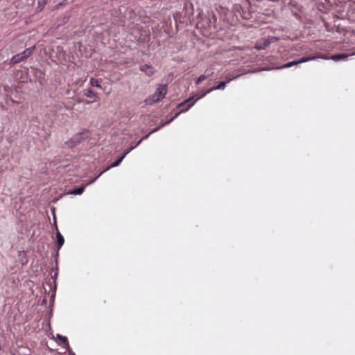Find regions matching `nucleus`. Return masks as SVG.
<instances>
[{
	"mask_svg": "<svg viewBox=\"0 0 355 355\" xmlns=\"http://www.w3.org/2000/svg\"><path fill=\"white\" fill-rule=\"evenodd\" d=\"M139 69L141 71L144 72L146 76H151L155 73V69L153 66L144 64L139 67Z\"/></svg>",
	"mask_w": 355,
	"mask_h": 355,
	"instance_id": "nucleus-7",
	"label": "nucleus"
},
{
	"mask_svg": "<svg viewBox=\"0 0 355 355\" xmlns=\"http://www.w3.org/2000/svg\"><path fill=\"white\" fill-rule=\"evenodd\" d=\"M318 58L327 60V58L325 56V55H317V56H309V57H306V58H302L298 60L289 62L281 67H277V69L289 68V67H293L295 65H297L298 64L304 63V62H306L308 61L314 60Z\"/></svg>",
	"mask_w": 355,
	"mask_h": 355,
	"instance_id": "nucleus-2",
	"label": "nucleus"
},
{
	"mask_svg": "<svg viewBox=\"0 0 355 355\" xmlns=\"http://www.w3.org/2000/svg\"><path fill=\"white\" fill-rule=\"evenodd\" d=\"M66 1H67V0H64V1H63V2L60 3L57 6V7H58V6H60L63 5Z\"/></svg>",
	"mask_w": 355,
	"mask_h": 355,
	"instance_id": "nucleus-22",
	"label": "nucleus"
},
{
	"mask_svg": "<svg viewBox=\"0 0 355 355\" xmlns=\"http://www.w3.org/2000/svg\"><path fill=\"white\" fill-rule=\"evenodd\" d=\"M190 101H191V98H188V99L185 100L184 102L180 103L178 105V107H180L184 105L186 103H189Z\"/></svg>",
	"mask_w": 355,
	"mask_h": 355,
	"instance_id": "nucleus-21",
	"label": "nucleus"
},
{
	"mask_svg": "<svg viewBox=\"0 0 355 355\" xmlns=\"http://www.w3.org/2000/svg\"><path fill=\"white\" fill-rule=\"evenodd\" d=\"M158 130V128H156L155 130H152L148 135L143 137L134 146L130 147L129 149H128L121 157L120 158L123 160L125 157L135 147H137L143 140L147 139L150 135L157 132Z\"/></svg>",
	"mask_w": 355,
	"mask_h": 355,
	"instance_id": "nucleus-6",
	"label": "nucleus"
},
{
	"mask_svg": "<svg viewBox=\"0 0 355 355\" xmlns=\"http://www.w3.org/2000/svg\"><path fill=\"white\" fill-rule=\"evenodd\" d=\"M85 96L87 98H95L97 95L93 91L88 89L85 91Z\"/></svg>",
	"mask_w": 355,
	"mask_h": 355,
	"instance_id": "nucleus-18",
	"label": "nucleus"
},
{
	"mask_svg": "<svg viewBox=\"0 0 355 355\" xmlns=\"http://www.w3.org/2000/svg\"><path fill=\"white\" fill-rule=\"evenodd\" d=\"M354 55H355V53H352V54L340 53V54L333 55L330 58H328L327 55H325V56L327 58V59H331L335 62H338V61L344 60L349 56H352Z\"/></svg>",
	"mask_w": 355,
	"mask_h": 355,
	"instance_id": "nucleus-8",
	"label": "nucleus"
},
{
	"mask_svg": "<svg viewBox=\"0 0 355 355\" xmlns=\"http://www.w3.org/2000/svg\"><path fill=\"white\" fill-rule=\"evenodd\" d=\"M166 93H167L166 85H160L157 88L155 93L152 96H148L145 100V103L146 105H153V104L159 101L160 100L163 99L165 97Z\"/></svg>",
	"mask_w": 355,
	"mask_h": 355,
	"instance_id": "nucleus-1",
	"label": "nucleus"
},
{
	"mask_svg": "<svg viewBox=\"0 0 355 355\" xmlns=\"http://www.w3.org/2000/svg\"><path fill=\"white\" fill-rule=\"evenodd\" d=\"M194 103H195V101H193V103H190L187 108L182 109L180 112L176 113L175 114V116L172 119H171L170 120H168V121H167L166 122H162L160 125L159 127H157V128H155V129L158 128V130H159L161 127H163V126H164L166 125L169 124L175 118H176L180 114V113L184 112H187L191 107H192L194 105ZM153 130H155V128Z\"/></svg>",
	"mask_w": 355,
	"mask_h": 355,
	"instance_id": "nucleus-9",
	"label": "nucleus"
},
{
	"mask_svg": "<svg viewBox=\"0 0 355 355\" xmlns=\"http://www.w3.org/2000/svg\"><path fill=\"white\" fill-rule=\"evenodd\" d=\"M210 75L208 74L207 76L206 75H201L200 76L198 79L196 80V85H199L200 83H201L202 81H204L205 80H206Z\"/></svg>",
	"mask_w": 355,
	"mask_h": 355,
	"instance_id": "nucleus-17",
	"label": "nucleus"
},
{
	"mask_svg": "<svg viewBox=\"0 0 355 355\" xmlns=\"http://www.w3.org/2000/svg\"><path fill=\"white\" fill-rule=\"evenodd\" d=\"M104 173V171H102L101 172L96 178H94L93 180H90V181H87L86 183H85V186H88L92 183H94L103 173Z\"/></svg>",
	"mask_w": 355,
	"mask_h": 355,
	"instance_id": "nucleus-20",
	"label": "nucleus"
},
{
	"mask_svg": "<svg viewBox=\"0 0 355 355\" xmlns=\"http://www.w3.org/2000/svg\"><path fill=\"white\" fill-rule=\"evenodd\" d=\"M89 84L92 87H94L99 88V89L101 88V85L99 83V80L94 78H90Z\"/></svg>",
	"mask_w": 355,
	"mask_h": 355,
	"instance_id": "nucleus-13",
	"label": "nucleus"
},
{
	"mask_svg": "<svg viewBox=\"0 0 355 355\" xmlns=\"http://www.w3.org/2000/svg\"><path fill=\"white\" fill-rule=\"evenodd\" d=\"M73 355H75L74 354Z\"/></svg>",
	"mask_w": 355,
	"mask_h": 355,
	"instance_id": "nucleus-23",
	"label": "nucleus"
},
{
	"mask_svg": "<svg viewBox=\"0 0 355 355\" xmlns=\"http://www.w3.org/2000/svg\"><path fill=\"white\" fill-rule=\"evenodd\" d=\"M226 84H227L226 81L220 82L217 86L213 87L210 88L209 89H208L207 92H204L201 95V96L198 97L197 99H199V98L205 96L207 94H208L214 90L224 89L226 86Z\"/></svg>",
	"mask_w": 355,
	"mask_h": 355,
	"instance_id": "nucleus-10",
	"label": "nucleus"
},
{
	"mask_svg": "<svg viewBox=\"0 0 355 355\" xmlns=\"http://www.w3.org/2000/svg\"><path fill=\"white\" fill-rule=\"evenodd\" d=\"M277 40V37H272L270 39H260L256 43V49L258 50H261L266 49L268 46L272 42L276 41Z\"/></svg>",
	"mask_w": 355,
	"mask_h": 355,
	"instance_id": "nucleus-5",
	"label": "nucleus"
},
{
	"mask_svg": "<svg viewBox=\"0 0 355 355\" xmlns=\"http://www.w3.org/2000/svg\"><path fill=\"white\" fill-rule=\"evenodd\" d=\"M47 3V0H37V10L42 11Z\"/></svg>",
	"mask_w": 355,
	"mask_h": 355,
	"instance_id": "nucleus-12",
	"label": "nucleus"
},
{
	"mask_svg": "<svg viewBox=\"0 0 355 355\" xmlns=\"http://www.w3.org/2000/svg\"><path fill=\"white\" fill-rule=\"evenodd\" d=\"M89 135L88 131H83L73 135L69 140L66 142V144L73 148L80 144L84 139L87 138Z\"/></svg>",
	"mask_w": 355,
	"mask_h": 355,
	"instance_id": "nucleus-4",
	"label": "nucleus"
},
{
	"mask_svg": "<svg viewBox=\"0 0 355 355\" xmlns=\"http://www.w3.org/2000/svg\"><path fill=\"white\" fill-rule=\"evenodd\" d=\"M33 49L34 47L26 49L23 52L13 55L10 59V64L14 65L15 64L22 62L23 60L28 58L33 53Z\"/></svg>",
	"mask_w": 355,
	"mask_h": 355,
	"instance_id": "nucleus-3",
	"label": "nucleus"
},
{
	"mask_svg": "<svg viewBox=\"0 0 355 355\" xmlns=\"http://www.w3.org/2000/svg\"><path fill=\"white\" fill-rule=\"evenodd\" d=\"M241 76V74H236V75H232V74H230V73H228L225 78H226V83H230V81L240 77Z\"/></svg>",
	"mask_w": 355,
	"mask_h": 355,
	"instance_id": "nucleus-15",
	"label": "nucleus"
},
{
	"mask_svg": "<svg viewBox=\"0 0 355 355\" xmlns=\"http://www.w3.org/2000/svg\"><path fill=\"white\" fill-rule=\"evenodd\" d=\"M121 162H122V159L120 157H119L110 166H107V168L106 169H105L103 171L105 172L107 170L110 169L112 167H116V166H119Z\"/></svg>",
	"mask_w": 355,
	"mask_h": 355,
	"instance_id": "nucleus-16",
	"label": "nucleus"
},
{
	"mask_svg": "<svg viewBox=\"0 0 355 355\" xmlns=\"http://www.w3.org/2000/svg\"><path fill=\"white\" fill-rule=\"evenodd\" d=\"M57 338H58L60 340H61L64 344H65L67 347H69V343L67 340V338L65 336H63L62 335L58 334Z\"/></svg>",
	"mask_w": 355,
	"mask_h": 355,
	"instance_id": "nucleus-19",
	"label": "nucleus"
},
{
	"mask_svg": "<svg viewBox=\"0 0 355 355\" xmlns=\"http://www.w3.org/2000/svg\"><path fill=\"white\" fill-rule=\"evenodd\" d=\"M84 190H85V186L77 188V189H74L71 190V191H69V193L72 194V195H80L83 193Z\"/></svg>",
	"mask_w": 355,
	"mask_h": 355,
	"instance_id": "nucleus-14",
	"label": "nucleus"
},
{
	"mask_svg": "<svg viewBox=\"0 0 355 355\" xmlns=\"http://www.w3.org/2000/svg\"><path fill=\"white\" fill-rule=\"evenodd\" d=\"M56 237L58 243V249L59 250L63 245L64 243V239L59 231H57Z\"/></svg>",
	"mask_w": 355,
	"mask_h": 355,
	"instance_id": "nucleus-11",
	"label": "nucleus"
}]
</instances>
